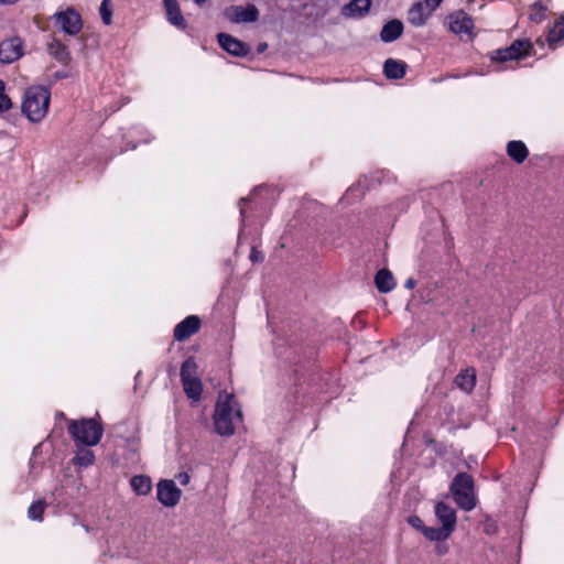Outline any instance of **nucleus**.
<instances>
[{"mask_svg":"<svg viewBox=\"0 0 564 564\" xmlns=\"http://www.w3.org/2000/svg\"><path fill=\"white\" fill-rule=\"evenodd\" d=\"M225 14L235 23L254 22L259 17V11L253 4L247 7L231 6L226 10Z\"/></svg>","mask_w":564,"mask_h":564,"instance_id":"obj_10","label":"nucleus"},{"mask_svg":"<svg viewBox=\"0 0 564 564\" xmlns=\"http://www.w3.org/2000/svg\"><path fill=\"white\" fill-rule=\"evenodd\" d=\"M218 43L231 55L243 56L249 52V48L242 42L225 33L218 34Z\"/></svg>","mask_w":564,"mask_h":564,"instance_id":"obj_15","label":"nucleus"},{"mask_svg":"<svg viewBox=\"0 0 564 564\" xmlns=\"http://www.w3.org/2000/svg\"><path fill=\"white\" fill-rule=\"evenodd\" d=\"M476 383V371L473 368L465 369L456 377V384L464 391L470 392Z\"/></svg>","mask_w":564,"mask_h":564,"instance_id":"obj_21","label":"nucleus"},{"mask_svg":"<svg viewBox=\"0 0 564 564\" xmlns=\"http://www.w3.org/2000/svg\"><path fill=\"white\" fill-rule=\"evenodd\" d=\"M44 509H45L44 501L39 500V501L33 502L28 510L29 518L32 520L41 521Z\"/></svg>","mask_w":564,"mask_h":564,"instance_id":"obj_28","label":"nucleus"},{"mask_svg":"<svg viewBox=\"0 0 564 564\" xmlns=\"http://www.w3.org/2000/svg\"><path fill=\"white\" fill-rule=\"evenodd\" d=\"M181 378L186 395L194 401H198L203 391V384L197 377V364L194 358H188L183 362Z\"/></svg>","mask_w":564,"mask_h":564,"instance_id":"obj_5","label":"nucleus"},{"mask_svg":"<svg viewBox=\"0 0 564 564\" xmlns=\"http://www.w3.org/2000/svg\"><path fill=\"white\" fill-rule=\"evenodd\" d=\"M99 12L105 24L111 23V9L109 0H102Z\"/></svg>","mask_w":564,"mask_h":564,"instance_id":"obj_31","label":"nucleus"},{"mask_svg":"<svg viewBox=\"0 0 564 564\" xmlns=\"http://www.w3.org/2000/svg\"><path fill=\"white\" fill-rule=\"evenodd\" d=\"M376 286L381 293H388L395 286L392 273L387 269L378 271L375 278Z\"/></svg>","mask_w":564,"mask_h":564,"instance_id":"obj_19","label":"nucleus"},{"mask_svg":"<svg viewBox=\"0 0 564 564\" xmlns=\"http://www.w3.org/2000/svg\"><path fill=\"white\" fill-rule=\"evenodd\" d=\"M95 462V455L89 449H80L74 458V463L79 466H90Z\"/></svg>","mask_w":564,"mask_h":564,"instance_id":"obj_27","label":"nucleus"},{"mask_svg":"<svg viewBox=\"0 0 564 564\" xmlns=\"http://www.w3.org/2000/svg\"><path fill=\"white\" fill-rule=\"evenodd\" d=\"M252 259H258V256L251 254Z\"/></svg>","mask_w":564,"mask_h":564,"instance_id":"obj_39","label":"nucleus"},{"mask_svg":"<svg viewBox=\"0 0 564 564\" xmlns=\"http://www.w3.org/2000/svg\"><path fill=\"white\" fill-rule=\"evenodd\" d=\"M164 8L166 11L167 20L175 26L184 29L186 22L181 13L178 3L176 0H164Z\"/></svg>","mask_w":564,"mask_h":564,"instance_id":"obj_18","label":"nucleus"},{"mask_svg":"<svg viewBox=\"0 0 564 564\" xmlns=\"http://www.w3.org/2000/svg\"><path fill=\"white\" fill-rule=\"evenodd\" d=\"M12 107L10 98L4 93V83L0 80V113Z\"/></svg>","mask_w":564,"mask_h":564,"instance_id":"obj_30","label":"nucleus"},{"mask_svg":"<svg viewBox=\"0 0 564 564\" xmlns=\"http://www.w3.org/2000/svg\"><path fill=\"white\" fill-rule=\"evenodd\" d=\"M403 32V24L400 20H391L386 23L380 32V39L386 42H393L401 36Z\"/></svg>","mask_w":564,"mask_h":564,"instance_id":"obj_17","label":"nucleus"},{"mask_svg":"<svg viewBox=\"0 0 564 564\" xmlns=\"http://www.w3.org/2000/svg\"><path fill=\"white\" fill-rule=\"evenodd\" d=\"M182 496L181 489L171 479H164L156 485V498L165 507H174Z\"/></svg>","mask_w":564,"mask_h":564,"instance_id":"obj_8","label":"nucleus"},{"mask_svg":"<svg viewBox=\"0 0 564 564\" xmlns=\"http://www.w3.org/2000/svg\"><path fill=\"white\" fill-rule=\"evenodd\" d=\"M176 479L182 486H186L189 482V476L187 473H180L176 475Z\"/></svg>","mask_w":564,"mask_h":564,"instance_id":"obj_33","label":"nucleus"},{"mask_svg":"<svg viewBox=\"0 0 564 564\" xmlns=\"http://www.w3.org/2000/svg\"><path fill=\"white\" fill-rule=\"evenodd\" d=\"M532 45L529 41H514L509 47L498 50L492 59L501 63L523 58L531 54Z\"/></svg>","mask_w":564,"mask_h":564,"instance_id":"obj_6","label":"nucleus"},{"mask_svg":"<svg viewBox=\"0 0 564 564\" xmlns=\"http://www.w3.org/2000/svg\"><path fill=\"white\" fill-rule=\"evenodd\" d=\"M370 6V0H351L343 7L341 14L346 18H360L369 11Z\"/></svg>","mask_w":564,"mask_h":564,"instance_id":"obj_16","label":"nucleus"},{"mask_svg":"<svg viewBox=\"0 0 564 564\" xmlns=\"http://www.w3.org/2000/svg\"><path fill=\"white\" fill-rule=\"evenodd\" d=\"M130 485L137 495L145 496L152 490V480L145 475L133 476L130 480Z\"/></svg>","mask_w":564,"mask_h":564,"instance_id":"obj_20","label":"nucleus"},{"mask_svg":"<svg viewBox=\"0 0 564 564\" xmlns=\"http://www.w3.org/2000/svg\"><path fill=\"white\" fill-rule=\"evenodd\" d=\"M215 432L220 436H230L242 423L241 406L234 394L220 392L213 415Z\"/></svg>","mask_w":564,"mask_h":564,"instance_id":"obj_1","label":"nucleus"},{"mask_svg":"<svg viewBox=\"0 0 564 564\" xmlns=\"http://www.w3.org/2000/svg\"><path fill=\"white\" fill-rule=\"evenodd\" d=\"M68 431L76 442L87 446L97 445L104 433L101 424L96 419L69 421Z\"/></svg>","mask_w":564,"mask_h":564,"instance_id":"obj_3","label":"nucleus"},{"mask_svg":"<svg viewBox=\"0 0 564 564\" xmlns=\"http://www.w3.org/2000/svg\"><path fill=\"white\" fill-rule=\"evenodd\" d=\"M442 0H424L415 3L410 10L408 20L414 26H422Z\"/></svg>","mask_w":564,"mask_h":564,"instance_id":"obj_7","label":"nucleus"},{"mask_svg":"<svg viewBox=\"0 0 564 564\" xmlns=\"http://www.w3.org/2000/svg\"><path fill=\"white\" fill-rule=\"evenodd\" d=\"M51 93L44 86H31L23 96L22 113L33 123L41 122L48 112Z\"/></svg>","mask_w":564,"mask_h":564,"instance_id":"obj_2","label":"nucleus"},{"mask_svg":"<svg viewBox=\"0 0 564 564\" xmlns=\"http://www.w3.org/2000/svg\"><path fill=\"white\" fill-rule=\"evenodd\" d=\"M23 54L22 42L19 37L4 40L0 43V62L13 63Z\"/></svg>","mask_w":564,"mask_h":564,"instance_id":"obj_11","label":"nucleus"},{"mask_svg":"<svg viewBox=\"0 0 564 564\" xmlns=\"http://www.w3.org/2000/svg\"><path fill=\"white\" fill-rule=\"evenodd\" d=\"M507 152L518 163H522L528 156V149L521 141H510L507 145Z\"/></svg>","mask_w":564,"mask_h":564,"instance_id":"obj_22","label":"nucleus"},{"mask_svg":"<svg viewBox=\"0 0 564 564\" xmlns=\"http://www.w3.org/2000/svg\"><path fill=\"white\" fill-rule=\"evenodd\" d=\"M448 28L456 34H470L474 22L464 11H456L447 18Z\"/></svg>","mask_w":564,"mask_h":564,"instance_id":"obj_12","label":"nucleus"},{"mask_svg":"<svg viewBox=\"0 0 564 564\" xmlns=\"http://www.w3.org/2000/svg\"><path fill=\"white\" fill-rule=\"evenodd\" d=\"M197 6H203L207 0H194Z\"/></svg>","mask_w":564,"mask_h":564,"instance_id":"obj_36","label":"nucleus"},{"mask_svg":"<svg viewBox=\"0 0 564 564\" xmlns=\"http://www.w3.org/2000/svg\"><path fill=\"white\" fill-rule=\"evenodd\" d=\"M384 74L389 78H401L405 74V66L402 62L390 58L384 63Z\"/></svg>","mask_w":564,"mask_h":564,"instance_id":"obj_23","label":"nucleus"},{"mask_svg":"<svg viewBox=\"0 0 564 564\" xmlns=\"http://www.w3.org/2000/svg\"><path fill=\"white\" fill-rule=\"evenodd\" d=\"M50 54L62 63H66L69 59V53L65 45L57 41H53L48 44Z\"/></svg>","mask_w":564,"mask_h":564,"instance_id":"obj_24","label":"nucleus"},{"mask_svg":"<svg viewBox=\"0 0 564 564\" xmlns=\"http://www.w3.org/2000/svg\"><path fill=\"white\" fill-rule=\"evenodd\" d=\"M422 533L426 539L431 541H444L451 536V533L446 531L443 527L432 528L425 525Z\"/></svg>","mask_w":564,"mask_h":564,"instance_id":"obj_26","label":"nucleus"},{"mask_svg":"<svg viewBox=\"0 0 564 564\" xmlns=\"http://www.w3.org/2000/svg\"><path fill=\"white\" fill-rule=\"evenodd\" d=\"M564 36V14H562L554 23L549 32L547 41L551 45L557 43Z\"/></svg>","mask_w":564,"mask_h":564,"instance_id":"obj_25","label":"nucleus"},{"mask_svg":"<svg viewBox=\"0 0 564 564\" xmlns=\"http://www.w3.org/2000/svg\"><path fill=\"white\" fill-rule=\"evenodd\" d=\"M404 285L406 289H413L415 286V281L412 278H410L405 281Z\"/></svg>","mask_w":564,"mask_h":564,"instance_id":"obj_34","label":"nucleus"},{"mask_svg":"<svg viewBox=\"0 0 564 564\" xmlns=\"http://www.w3.org/2000/svg\"><path fill=\"white\" fill-rule=\"evenodd\" d=\"M529 17L533 22H541L545 17V8L540 2L534 3Z\"/></svg>","mask_w":564,"mask_h":564,"instance_id":"obj_29","label":"nucleus"},{"mask_svg":"<svg viewBox=\"0 0 564 564\" xmlns=\"http://www.w3.org/2000/svg\"><path fill=\"white\" fill-rule=\"evenodd\" d=\"M451 492L459 508L470 511L476 507V497L474 494V481L467 474H458L452 485Z\"/></svg>","mask_w":564,"mask_h":564,"instance_id":"obj_4","label":"nucleus"},{"mask_svg":"<svg viewBox=\"0 0 564 564\" xmlns=\"http://www.w3.org/2000/svg\"><path fill=\"white\" fill-rule=\"evenodd\" d=\"M252 259H258V256L251 254Z\"/></svg>","mask_w":564,"mask_h":564,"instance_id":"obj_38","label":"nucleus"},{"mask_svg":"<svg viewBox=\"0 0 564 564\" xmlns=\"http://www.w3.org/2000/svg\"><path fill=\"white\" fill-rule=\"evenodd\" d=\"M59 28L69 35H75L82 30V19L79 14L73 10L67 9L64 12L55 14Z\"/></svg>","mask_w":564,"mask_h":564,"instance_id":"obj_9","label":"nucleus"},{"mask_svg":"<svg viewBox=\"0 0 564 564\" xmlns=\"http://www.w3.org/2000/svg\"><path fill=\"white\" fill-rule=\"evenodd\" d=\"M408 522L412 528H414L421 532H423V529L425 528V524L423 523L422 519L419 518L417 516L409 517Z\"/></svg>","mask_w":564,"mask_h":564,"instance_id":"obj_32","label":"nucleus"},{"mask_svg":"<svg viewBox=\"0 0 564 564\" xmlns=\"http://www.w3.org/2000/svg\"><path fill=\"white\" fill-rule=\"evenodd\" d=\"M437 552H438L440 554H444V553L446 552V547H441V546H440V547L437 549Z\"/></svg>","mask_w":564,"mask_h":564,"instance_id":"obj_37","label":"nucleus"},{"mask_svg":"<svg viewBox=\"0 0 564 564\" xmlns=\"http://www.w3.org/2000/svg\"><path fill=\"white\" fill-rule=\"evenodd\" d=\"M17 0H0L1 3L11 4L14 3Z\"/></svg>","mask_w":564,"mask_h":564,"instance_id":"obj_35","label":"nucleus"},{"mask_svg":"<svg viewBox=\"0 0 564 564\" xmlns=\"http://www.w3.org/2000/svg\"><path fill=\"white\" fill-rule=\"evenodd\" d=\"M435 516L442 523V527L452 534L456 528V513L454 509L444 502H437L435 505Z\"/></svg>","mask_w":564,"mask_h":564,"instance_id":"obj_14","label":"nucleus"},{"mask_svg":"<svg viewBox=\"0 0 564 564\" xmlns=\"http://www.w3.org/2000/svg\"><path fill=\"white\" fill-rule=\"evenodd\" d=\"M200 327V319L191 315L187 316L184 321L178 323L174 328V337L178 341H183L191 337L193 334L197 333Z\"/></svg>","mask_w":564,"mask_h":564,"instance_id":"obj_13","label":"nucleus"}]
</instances>
